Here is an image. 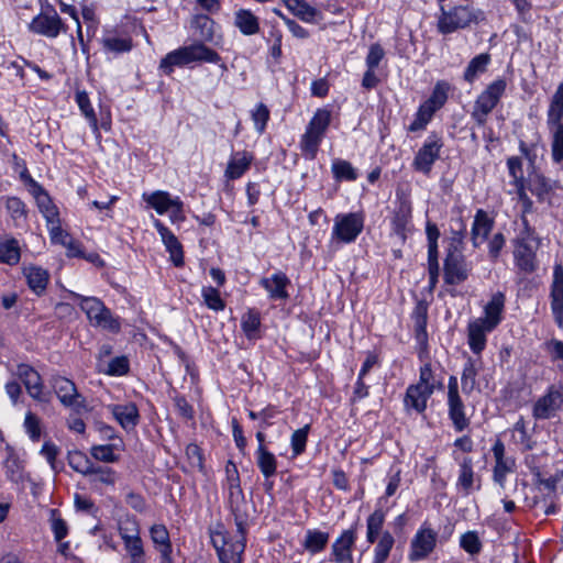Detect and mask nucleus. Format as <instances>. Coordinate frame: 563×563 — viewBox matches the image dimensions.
Segmentation results:
<instances>
[{"instance_id":"49530a36","label":"nucleus","mask_w":563,"mask_h":563,"mask_svg":"<svg viewBox=\"0 0 563 563\" xmlns=\"http://www.w3.org/2000/svg\"><path fill=\"white\" fill-rule=\"evenodd\" d=\"M411 218V207L409 203L402 201L395 213L393 224L397 234L405 236L406 228Z\"/></svg>"},{"instance_id":"c756f323","label":"nucleus","mask_w":563,"mask_h":563,"mask_svg":"<svg viewBox=\"0 0 563 563\" xmlns=\"http://www.w3.org/2000/svg\"><path fill=\"white\" fill-rule=\"evenodd\" d=\"M86 477L89 483L99 488L101 486H114L117 482V472L109 466L93 464Z\"/></svg>"},{"instance_id":"423d86ee","label":"nucleus","mask_w":563,"mask_h":563,"mask_svg":"<svg viewBox=\"0 0 563 563\" xmlns=\"http://www.w3.org/2000/svg\"><path fill=\"white\" fill-rule=\"evenodd\" d=\"M483 20L481 11H472L468 7H455L451 11H442L438 21V30L442 34H450L459 29H465L471 23Z\"/></svg>"},{"instance_id":"2f4dec72","label":"nucleus","mask_w":563,"mask_h":563,"mask_svg":"<svg viewBox=\"0 0 563 563\" xmlns=\"http://www.w3.org/2000/svg\"><path fill=\"white\" fill-rule=\"evenodd\" d=\"M234 25L244 35H254L260 32V20L247 9H239L234 14Z\"/></svg>"},{"instance_id":"e433bc0d","label":"nucleus","mask_w":563,"mask_h":563,"mask_svg":"<svg viewBox=\"0 0 563 563\" xmlns=\"http://www.w3.org/2000/svg\"><path fill=\"white\" fill-rule=\"evenodd\" d=\"M329 533L320 530H308L302 547L311 554L321 552L329 542Z\"/></svg>"},{"instance_id":"864d4df0","label":"nucleus","mask_w":563,"mask_h":563,"mask_svg":"<svg viewBox=\"0 0 563 563\" xmlns=\"http://www.w3.org/2000/svg\"><path fill=\"white\" fill-rule=\"evenodd\" d=\"M244 549L245 543L243 538L236 540L231 545L230 553H227L223 550L220 552V563H242V554Z\"/></svg>"},{"instance_id":"9b49d317","label":"nucleus","mask_w":563,"mask_h":563,"mask_svg":"<svg viewBox=\"0 0 563 563\" xmlns=\"http://www.w3.org/2000/svg\"><path fill=\"white\" fill-rule=\"evenodd\" d=\"M468 272L464 255L456 247L450 249L444 261V282L459 285L467 279Z\"/></svg>"},{"instance_id":"680f3d73","label":"nucleus","mask_w":563,"mask_h":563,"mask_svg":"<svg viewBox=\"0 0 563 563\" xmlns=\"http://www.w3.org/2000/svg\"><path fill=\"white\" fill-rule=\"evenodd\" d=\"M449 89L450 86L446 82H437L430 98L427 101L439 110L441 107H443L448 99Z\"/></svg>"},{"instance_id":"dca6fc26","label":"nucleus","mask_w":563,"mask_h":563,"mask_svg":"<svg viewBox=\"0 0 563 563\" xmlns=\"http://www.w3.org/2000/svg\"><path fill=\"white\" fill-rule=\"evenodd\" d=\"M442 145L440 139L430 137L418 151L413 159V167L426 174L429 173L432 164L439 157Z\"/></svg>"},{"instance_id":"4be33fe9","label":"nucleus","mask_w":563,"mask_h":563,"mask_svg":"<svg viewBox=\"0 0 563 563\" xmlns=\"http://www.w3.org/2000/svg\"><path fill=\"white\" fill-rule=\"evenodd\" d=\"M494 328H488L482 319H475L467 325V341L470 349L475 354H481L486 346V335L492 332Z\"/></svg>"},{"instance_id":"2eb2a0df","label":"nucleus","mask_w":563,"mask_h":563,"mask_svg":"<svg viewBox=\"0 0 563 563\" xmlns=\"http://www.w3.org/2000/svg\"><path fill=\"white\" fill-rule=\"evenodd\" d=\"M437 543V533L430 528L421 529L411 542L409 559L418 561L428 556Z\"/></svg>"},{"instance_id":"0eeeda50","label":"nucleus","mask_w":563,"mask_h":563,"mask_svg":"<svg viewBox=\"0 0 563 563\" xmlns=\"http://www.w3.org/2000/svg\"><path fill=\"white\" fill-rule=\"evenodd\" d=\"M119 533L131 563H145L143 542L140 537V526L135 518L125 517L119 523Z\"/></svg>"},{"instance_id":"4468645a","label":"nucleus","mask_w":563,"mask_h":563,"mask_svg":"<svg viewBox=\"0 0 563 563\" xmlns=\"http://www.w3.org/2000/svg\"><path fill=\"white\" fill-rule=\"evenodd\" d=\"M30 30L34 33L54 38L57 37L60 32H66L67 26L56 13L53 15L38 14L30 23Z\"/></svg>"},{"instance_id":"7ed1b4c3","label":"nucleus","mask_w":563,"mask_h":563,"mask_svg":"<svg viewBox=\"0 0 563 563\" xmlns=\"http://www.w3.org/2000/svg\"><path fill=\"white\" fill-rule=\"evenodd\" d=\"M80 309L86 313L90 324L112 333H118L121 324L118 318L113 317L110 309L97 297H85L78 294L73 295Z\"/></svg>"},{"instance_id":"4c0bfd02","label":"nucleus","mask_w":563,"mask_h":563,"mask_svg":"<svg viewBox=\"0 0 563 563\" xmlns=\"http://www.w3.org/2000/svg\"><path fill=\"white\" fill-rule=\"evenodd\" d=\"M241 327L249 340H256L261 336V314L254 309H250L242 316Z\"/></svg>"},{"instance_id":"6ab92c4d","label":"nucleus","mask_w":563,"mask_h":563,"mask_svg":"<svg viewBox=\"0 0 563 563\" xmlns=\"http://www.w3.org/2000/svg\"><path fill=\"white\" fill-rule=\"evenodd\" d=\"M493 453L496 462L493 471V478L501 488H504L507 474L514 471L515 461L505 456V445L499 440L494 444Z\"/></svg>"},{"instance_id":"c85d7f7f","label":"nucleus","mask_w":563,"mask_h":563,"mask_svg":"<svg viewBox=\"0 0 563 563\" xmlns=\"http://www.w3.org/2000/svg\"><path fill=\"white\" fill-rule=\"evenodd\" d=\"M143 199L150 207L154 208L158 214H164L173 206L179 207V198H172L167 191L157 190L152 194H143Z\"/></svg>"},{"instance_id":"9d476101","label":"nucleus","mask_w":563,"mask_h":563,"mask_svg":"<svg viewBox=\"0 0 563 563\" xmlns=\"http://www.w3.org/2000/svg\"><path fill=\"white\" fill-rule=\"evenodd\" d=\"M563 406V390L552 385L533 405L532 416L537 420L551 419Z\"/></svg>"},{"instance_id":"6e6552de","label":"nucleus","mask_w":563,"mask_h":563,"mask_svg":"<svg viewBox=\"0 0 563 563\" xmlns=\"http://www.w3.org/2000/svg\"><path fill=\"white\" fill-rule=\"evenodd\" d=\"M364 228L362 212L340 213L334 218L332 241L338 243H352L361 234Z\"/></svg>"},{"instance_id":"a18cd8bd","label":"nucleus","mask_w":563,"mask_h":563,"mask_svg":"<svg viewBox=\"0 0 563 563\" xmlns=\"http://www.w3.org/2000/svg\"><path fill=\"white\" fill-rule=\"evenodd\" d=\"M76 102H77L80 111L82 112V114L89 121L92 129L97 130L98 129L97 115H96L95 110L90 103L87 92L84 90H77L76 91Z\"/></svg>"},{"instance_id":"a878e982","label":"nucleus","mask_w":563,"mask_h":563,"mask_svg":"<svg viewBox=\"0 0 563 563\" xmlns=\"http://www.w3.org/2000/svg\"><path fill=\"white\" fill-rule=\"evenodd\" d=\"M514 256L517 266L525 273H532L537 268L536 253L525 241V238L517 241Z\"/></svg>"},{"instance_id":"ddd939ff","label":"nucleus","mask_w":563,"mask_h":563,"mask_svg":"<svg viewBox=\"0 0 563 563\" xmlns=\"http://www.w3.org/2000/svg\"><path fill=\"white\" fill-rule=\"evenodd\" d=\"M550 298L555 322L563 329V266L561 264H556L553 268Z\"/></svg>"},{"instance_id":"20e7f679","label":"nucleus","mask_w":563,"mask_h":563,"mask_svg":"<svg viewBox=\"0 0 563 563\" xmlns=\"http://www.w3.org/2000/svg\"><path fill=\"white\" fill-rule=\"evenodd\" d=\"M331 122V111L328 109H318L310 120L305 134L301 137L300 146L302 153L314 158L319 144Z\"/></svg>"},{"instance_id":"69168bd1","label":"nucleus","mask_w":563,"mask_h":563,"mask_svg":"<svg viewBox=\"0 0 563 563\" xmlns=\"http://www.w3.org/2000/svg\"><path fill=\"white\" fill-rule=\"evenodd\" d=\"M508 169L510 176L514 178L515 187L523 185V170H522V161L519 157L512 156L507 161Z\"/></svg>"},{"instance_id":"cd10ccee","label":"nucleus","mask_w":563,"mask_h":563,"mask_svg":"<svg viewBox=\"0 0 563 563\" xmlns=\"http://www.w3.org/2000/svg\"><path fill=\"white\" fill-rule=\"evenodd\" d=\"M505 307V295L503 292H496L493 295L490 300L485 306V316L482 321L488 325V328H496L501 321V313Z\"/></svg>"},{"instance_id":"f3484780","label":"nucleus","mask_w":563,"mask_h":563,"mask_svg":"<svg viewBox=\"0 0 563 563\" xmlns=\"http://www.w3.org/2000/svg\"><path fill=\"white\" fill-rule=\"evenodd\" d=\"M356 540L354 528L344 530L332 544V556L335 563H353L352 549Z\"/></svg>"},{"instance_id":"c9c22d12","label":"nucleus","mask_w":563,"mask_h":563,"mask_svg":"<svg viewBox=\"0 0 563 563\" xmlns=\"http://www.w3.org/2000/svg\"><path fill=\"white\" fill-rule=\"evenodd\" d=\"M256 464L265 478H271L276 474L277 460L266 446L257 448Z\"/></svg>"},{"instance_id":"0e129e2a","label":"nucleus","mask_w":563,"mask_h":563,"mask_svg":"<svg viewBox=\"0 0 563 563\" xmlns=\"http://www.w3.org/2000/svg\"><path fill=\"white\" fill-rule=\"evenodd\" d=\"M107 375L122 376L129 372V361L125 356H119L111 360L107 369H103Z\"/></svg>"},{"instance_id":"b1692460","label":"nucleus","mask_w":563,"mask_h":563,"mask_svg":"<svg viewBox=\"0 0 563 563\" xmlns=\"http://www.w3.org/2000/svg\"><path fill=\"white\" fill-rule=\"evenodd\" d=\"M23 275L27 286L34 294L38 296L44 294L49 282V274L46 269L30 265L23 268Z\"/></svg>"},{"instance_id":"5701e85b","label":"nucleus","mask_w":563,"mask_h":563,"mask_svg":"<svg viewBox=\"0 0 563 563\" xmlns=\"http://www.w3.org/2000/svg\"><path fill=\"white\" fill-rule=\"evenodd\" d=\"M260 284L268 291L272 299L286 300L289 297L286 288L290 280L282 272L274 274L272 277L262 278Z\"/></svg>"},{"instance_id":"7c9ffc66","label":"nucleus","mask_w":563,"mask_h":563,"mask_svg":"<svg viewBox=\"0 0 563 563\" xmlns=\"http://www.w3.org/2000/svg\"><path fill=\"white\" fill-rule=\"evenodd\" d=\"M493 229V220L487 216V213L479 209L477 210L474 223L472 228V240L475 246L482 244L488 236Z\"/></svg>"},{"instance_id":"a211bd4d","label":"nucleus","mask_w":563,"mask_h":563,"mask_svg":"<svg viewBox=\"0 0 563 563\" xmlns=\"http://www.w3.org/2000/svg\"><path fill=\"white\" fill-rule=\"evenodd\" d=\"M16 375L21 378L23 382L27 394L38 400V401H45V397L43 394V384L42 378L40 374L30 365L27 364H20L16 368Z\"/></svg>"},{"instance_id":"603ef678","label":"nucleus","mask_w":563,"mask_h":563,"mask_svg":"<svg viewBox=\"0 0 563 563\" xmlns=\"http://www.w3.org/2000/svg\"><path fill=\"white\" fill-rule=\"evenodd\" d=\"M552 131V157L555 163L563 161V124L550 125Z\"/></svg>"},{"instance_id":"09e8293b","label":"nucleus","mask_w":563,"mask_h":563,"mask_svg":"<svg viewBox=\"0 0 563 563\" xmlns=\"http://www.w3.org/2000/svg\"><path fill=\"white\" fill-rule=\"evenodd\" d=\"M68 464L75 472L84 476L88 474L93 465L89 457L80 451H73L68 454Z\"/></svg>"},{"instance_id":"774afa93","label":"nucleus","mask_w":563,"mask_h":563,"mask_svg":"<svg viewBox=\"0 0 563 563\" xmlns=\"http://www.w3.org/2000/svg\"><path fill=\"white\" fill-rule=\"evenodd\" d=\"M477 371L472 360H468L465 364L462 373V387L464 390H472L476 384Z\"/></svg>"},{"instance_id":"5fc2aeb1","label":"nucleus","mask_w":563,"mask_h":563,"mask_svg":"<svg viewBox=\"0 0 563 563\" xmlns=\"http://www.w3.org/2000/svg\"><path fill=\"white\" fill-rule=\"evenodd\" d=\"M332 172L336 179L355 180L357 174L351 163L336 159L332 164Z\"/></svg>"},{"instance_id":"3c124183","label":"nucleus","mask_w":563,"mask_h":563,"mask_svg":"<svg viewBox=\"0 0 563 563\" xmlns=\"http://www.w3.org/2000/svg\"><path fill=\"white\" fill-rule=\"evenodd\" d=\"M5 474L11 482L19 483L23 478V465L19 457L10 453L4 462Z\"/></svg>"},{"instance_id":"473e14b6","label":"nucleus","mask_w":563,"mask_h":563,"mask_svg":"<svg viewBox=\"0 0 563 563\" xmlns=\"http://www.w3.org/2000/svg\"><path fill=\"white\" fill-rule=\"evenodd\" d=\"M112 413L124 429H132L137 423L139 412L133 404L115 405L112 407Z\"/></svg>"},{"instance_id":"6e6d98bb","label":"nucleus","mask_w":563,"mask_h":563,"mask_svg":"<svg viewBox=\"0 0 563 563\" xmlns=\"http://www.w3.org/2000/svg\"><path fill=\"white\" fill-rule=\"evenodd\" d=\"M47 228L49 230V235L53 243H59L69 247L71 246V238L66 231L62 229L59 218L55 219L54 223H47Z\"/></svg>"},{"instance_id":"f704fd0d","label":"nucleus","mask_w":563,"mask_h":563,"mask_svg":"<svg viewBox=\"0 0 563 563\" xmlns=\"http://www.w3.org/2000/svg\"><path fill=\"white\" fill-rule=\"evenodd\" d=\"M475 473L471 457H463L460 462V471L456 485L462 488L465 495H468L474 487Z\"/></svg>"},{"instance_id":"79ce46f5","label":"nucleus","mask_w":563,"mask_h":563,"mask_svg":"<svg viewBox=\"0 0 563 563\" xmlns=\"http://www.w3.org/2000/svg\"><path fill=\"white\" fill-rule=\"evenodd\" d=\"M102 46L107 52L120 54L129 52L132 48L133 43L131 37L107 35L102 38Z\"/></svg>"},{"instance_id":"4d7b16f0","label":"nucleus","mask_w":563,"mask_h":563,"mask_svg":"<svg viewBox=\"0 0 563 563\" xmlns=\"http://www.w3.org/2000/svg\"><path fill=\"white\" fill-rule=\"evenodd\" d=\"M5 207L11 218L16 223H19L20 221H24L26 219L25 205L20 198L9 197L7 199Z\"/></svg>"},{"instance_id":"f03ea898","label":"nucleus","mask_w":563,"mask_h":563,"mask_svg":"<svg viewBox=\"0 0 563 563\" xmlns=\"http://www.w3.org/2000/svg\"><path fill=\"white\" fill-rule=\"evenodd\" d=\"M221 59L220 55L209 48L208 46L196 43L189 46L179 47L168 53L159 64V68L166 74L170 75L175 67H183L192 62H209L218 63Z\"/></svg>"},{"instance_id":"bf43d9fd","label":"nucleus","mask_w":563,"mask_h":563,"mask_svg":"<svg viewBox=\"0 0 563 563\" xmlns=\"http://www.w3.org/2000/svg\"><path fill=\"white\" fill-rule=\"evenodd\" d=\"M530 190L539 199L544 197L552 190V184L542 175H534L530 180Z\"/></svg>"},{"instance_id":"ea45409f","label":"nucleus","mask_w":563,"mask_h":563,"mask_svg":"<svg viewBox=\"0 0 563 563\" xmlns=\"http://www.w3.org/2000/svg\"><path fill=\"white\" fill-rule=\"evenodd\" d=\"M288 10L305 22H312L318 11L305 0H283Z\"/></svg>"},{"instance_id":"052dcab7","label":"nucleus","mask_w":563,"mask_h":563,"mask_svg":"<svg viewBox=\"0 0 563 563\" xmlns=\"http://www.w3.org/2000/svg\"><path fill=\"white\" fill-rule=\"evenodd\" d=\"M202 297L208 308L214 311L224 309V301L220 297V292L213 287H206L202 289Z\"/></svg>"},{"instance_id":"c03bdc74","label":"nucleus","mask_w":563,"mask_h":563,"mask_svg":"<svg viewBox=\"0 0 563 563\" xmlns=\"http://www.w3.org/2000/svg\"><path fill=\"white\" fill-rule=\"evenodd\" d=\"M20 260V247L14 239L0 243V262L14 265Z\"/></svg>"},{"instance_id":"de8ad7c7","label":"nucleus","mask_w":563,"mask_h":563,"mask_svg":"<svg viewBox=\"0 0 563 563\" xmlns=\"http://www.w3.org/2000/svg\"><path fill=\"white\" fill-rule=\"evenodd\" d=\"M384 521H385V515H384L383 510H380V509L375 510L367 518L366 539L369 543H374L376 541V539L378 538V534L382 530Z\"/></svg>"},{"instance_id":"bb28decb","label":"nucleus","mask_w":563,"mask_h":563,"mask_svg":"<svg viewBox=\"0 0 563 563\" xmlns=\"http://www.w3.org/2000/svg\"><path fill=\"white\" fill-rule=\"evenodd\" d=\"M254 157L249 152H236L234 153L225 169V177L228 179H238L240 178L246 170H249Z\"/></svg>"},{"instance_id":"338daca9","label":"nucleus","mask_w":563,"mask_h":563,"mask_svg":"<svg viewBox=\"0 0 563 563\" xmlns=\"http://www.w3.org/2000/svg\"><path fill=\"white\" fill-rule=\"evenodd\" d=\"M543 350L552 362L563 361V341L550 339L543 343Z\"/></svg>"},{"instance_id":"1a4fd4ad","label":"nucleus","mask_w":563,"mask_h":563,"mask_svg":"<svg viewBox=\"0 0 563 563\" xmlns=\"http://www.w3.org/2000/svg\"><path fill=\"white\" fill-rule=\"evenodd\" d=\"M51 385L54 388L57 398L65 407H70L77 412L86 409V400L82 395L78 393L73 380L64 376L55 375L51 379Z\"/></svg>"},{"instance_id":"39448f33","label":"nucleus","mask_w":563,"mask_h":563,"mask_svg":"<svg viewBox=\"0 0 563 563\" xmlns=\"http://www.w3.org/2000/svg\"><path fill=\"white\" fill-rule=\"evenodd\" d=\"M507 88L505 79H496L477 97L474 102L472 118L478 125H484L488 114L498 104Z\"/></svg>"},{"instance_id":"aec40b11","label":"nucleus","mask_w":563,"mask_h":563,"mask_svg":"<svg viewBox=\"0 0 563 563\" xmlns=\"http://www.w3.org/2000/svg\"><path fill=\"white\" fill-rule=\"evenodd\" d=\"M154 227L158 231L162 242L169 253L172 262L179 267L184 264L183 246L175 234L165 227L159 220L154 221Z\"/></svg>"},{"instance_id":"a19ab883","label":"nucleus","mask_w":563,"mask_h":563,"mask_svg":"<svg viewBox=\"0 0 563 563\" xmlns=\"http://www.w3.org/2000/svg\"><path fill=\"white\" fill-rule=\"evenodd\" d=\"M489 60L490 56L486 53L475 56L464 71V79L473 82L479 74L485 73Z\"/></svg>"},{"instance_id":"e2e57ef3","label":"nucleus","mask_w":563,"mask_h":563,"mask_svg":"<svg viewBox=\"0 0 563 563\" xmlns=\"http://www.w3.org/2000/svg\"><path fill=\"white\" fill-rule=\"evenodd\" d=\"M461 547L470 554L474 555L481 552L482 543L476 532L468 531L461 537Z\"/></svg>"},{"instance_id":"393cba45","label":"nucleus","mask_w":563,"mask_h":563,"mask_svg":"<svg viewBox=\"0 0 563 563\" xmlns=\"http://www.w3.org/2000/svg\"><path fill=\"white\" fill-rule=\"evenodd\" d=\"M151 539L156 545L162 556V563H173L172 560V543L168 530L164 525H154L151 528Z\"/></svg>"},{"instance_id":"f257e3e1","label":"nucleus","mask_w":563,"mask_h":563,"mask_svg":"<svg viewBox=\"0 0 563 563\" xmlns=\"http://www.w3.org/2000/svg\"><path fill=\"white\" fill-rule=\"evenodd\" d=\"M444 388L443 383L438 378L429 363L420 367L419 380L410 385L404 398L406 409H412L418 413L424 412L427 404L432 394Z\"/></svg>"},{"instance_id":"8fccbe9b","label":"nucleus","mask_w":563,"mask_h":563,"mask_svg":"<svg viewBox=\"0 0 563 563\" xmlns=\"http://www.w3.org/2000/svg\"><path fill=\"white\" fill-rule=\"evenodd\" d=\"M114 448L113 444L93 445L90 449V455L103 463H115L119 461V455L114 453Z\"/></svg>"},{"instance_id":"13d9d810","label":"nucleus","mask_w":563,"mask_h":563,"mask_svg":"<svg viewBox=\"0 0 563 563\" xmlns=\"http://www.w3.org/2000/svg\"><path fill=\"white\" fill-rule=\"evenodd\" d=\"M309 430L310 424H306L291 434V449L295 456L300 455L306 450Z\"/></svg>"},{"instance_id":"37998d69","label":"nucleus","mask_w":563,"mask_h":563,"mask_svg":"<svg viewBox=\"0 0 563 563\" xmlns=\"http://www.w3.org/2000/svg\"><path fill=\"white\" fill-rule=\"evenodd\" d=\"M394 543H395L394 537L388 531H385L380 536V538L375 547V555H374L373 563H385L389 556V553L394 547Z\"/></svg>"},{"instance_id":"72a5a7b5","label":"nucleus","mask_w":563,"mask_h":563,"mask_svg":"<svg viewBox=\"0 0 563 563\" xmlns=\"http://www.w3.org/2000/svg\"><path fill=\"white\" fill-rule=\"evenodd\" d=\"M225 472L229 500L231 504H238L243 499V492L240 485V475L235 464L232 462H228Z\"/></svg>"},{"instance_id":"f8f14e48","label":"nucleus","mask_w":563,"mask_h":563,"mask_svg":"<svg viewBox=\"0 0 563 563\" xmlns=\"http://www.w3.org/2000/svg\"><path fill=\"white\" fill-rule=\"evenodd\" d=\"M449 416L457 431L464 430L470 421L464 412V404L459 394L457 378L451 376L448 385Z\"/></svg>"},{"instance_id":"412c9836","label":"nucleus","mask_w":563,"mask_h":563,"mask_svg":"<svg viewBox=\"0 0 563 563\" xmlns=\"http://www.w3.org/2000/svg\"><path fill=\"white\" fill-rule=\"evenodd\" d=\"M32 184L30 192L35 199L40 212L45 218L46 223H54V220L59 218L57 207L53 203L47 191L37 181H32Z\"/></svg>"},{"instance_id":"58836bf2","label":"nucleus","mask_w":563,"mask_h":563,"mask_svg":"<svg viewBox=\"0 0 563 563\" xmlns=\"http://www.w3.org/2000/svg\"><path fill=\"white\" fill-rule=\"evenodd\" d=\"M563 82H561L552 97L550 108L548 111V124L558 125L563 124Z\"/></svg>"}]
</instances>
